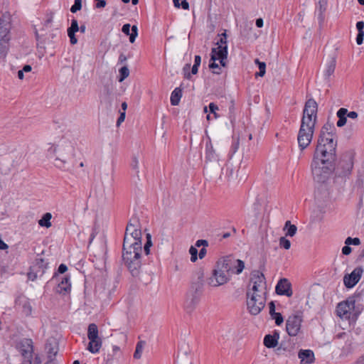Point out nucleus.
Listing matches in <instances>:
<instances>
[{"label": "nucleus", "mask_w": 364, "mask_h": 364, "mask_svg": "<svg viewBox=\"0 0 364 364\" xmlns=\"http://www.w3.org/2000/svg\"><path fill=\"white\" fill-rule=\"evenodd\" d=\"M337 141L333 138H318L311 164L315 181L323 183L333 169L336 159Z\"/></svg>", "instance_id": "obj_1"}, {"label": "nucleus", "mask_w": 364, "mask_h": 364, "mask_svg": "<svg viewBox=\"0 0 364 364\" xmlns=\"http://www.w3.org/2000/svg\"><path fill=\"white\" fill-rule=\"evenodd\" d=\"M267 284L264 275L259 271L252 272L247 291V306L252 315L259 314L266 303Z\"/></svg>", "instance_id": "obj_2"}, {"label": "nucleus", "mask_w": 364, "mask_h": 364, "mask_svg": "<svg viewBox=\"0 0 364 364\" xmlns=\"http://www.w3.org/2000/svg\"><path fill=\"white\" fill-rule=\"evenodd\" d=\"M318 105L314 99L308 100L304 105L300 128L297 135L298 145L301 151L311 144L317 119Z\"/></svg>", "instance_id": "obj_3"}, {"label": "nucleus", "mask_w": 364, "mask_h": 364, "mask_svg": "<svg viewBox=\"0 0 364 364\" xmlns=\"http://www.w3.org/2000/svg\"><path fill=\"white\" fill-rule=\"evenodd\" d=\"M141 224L137 217H132L126 228L123 250H135L142 247Z\"/></svg>", "instance_id": "obj_4"}, {"label": "nucleus", "mask_w": 364, "mask_h": 364, "mask_svg": "<svg viewBox=\"0 0 364 364\" xmlns=\"http://www.w3.org/2000/svg\"><path fill=\"white\" fill-rule=\"evenodd\" d=\"M48 151L58 154L54 162L55 167L63 171L68 170V161L75 156V148L70 141L63 139L57 147L52 146Z\"/></svg>", "instance_id": "obj_5"}, {"label": "nucleus", "mask_w": 364, "mask_h": 364, "mask_svg": "<svg viewBox=\"0 0 364 364\" xmlns=\"http://www.w3.org/2000/svg\"><path fill=\"white\" fill-rule=\"evenodd\" d=\"M142 247L139 250L134 248L123 250L122 259L133 277L139 275L141 269V255Z\"/></svg>", "instance_id": "obj_6"}, {"label": "nucleus", "mask_w": 364, "mask_h": 364, "mask_svg": "<svg viewBox=\"0 0 364 364\" xmlns=\"http://www.w3.org/2000/svg\"><path fill=\"white\" fill-rule=\"evenodd\" d=\"M196 276L198 279L197 287L194 291L191 290L187 294L184 303L185 310L189 314L193 311L200 301V294L198 289H200L203 285L204 273L200 269L196 272Z\"/></svg>", "instance_id": "obj_7"}, {"label": "nucleus", "mask_w": 364, "mask_h": 364, "mask_svg": "<svg viewBox=\"0 0 364 364\" xmlns=\"http://www.w3.org/2000/svg\"><path fill=\"white\" fill-rule=\"evenodd\" d=\"M218 262L221 264V268H224L225 271L228 272L231 277L233 274H240L245 268L243 261L230 255L223 257Z\"/></svg>", "instance_id": "obj_8"}, {"label": "nucleus", "mask_w": 364, "mask_h": 364, "mask_svg": "<svg viewBox=\"0 0 364 364\" xmlns=\"http://www.w3.org/2000/svg\"><path fill=\"white\" fill-rule=\"evenodd\" d=\"M231 276L225 271L224 268H221V264L217 262L215 269L213 272L212 277L208 280V284L214 287L221 286L226 284Z\"/></svg>", "instance_id": "obj_9"}, {"label": "nucleus", "mask_w": 364, "mask_h": 364, "mask_svg": "<svg viewBox=\"0 0 364 364\" xmlns=\"http://www.w3.org/2000/svg\"><path fill=\"white\" fill-rule=\"evenodd\" d=\"M355 299L353 296L348 297L346 301L340 302L336 307L337 316L342 319H350L355 315Z\"/></svg>", "instance_id": "obj_10"}, {"label": "nucleus", "mask_w": 364, "mask_h": 364, "mask_svg": "<svg viewBox=\"0 0 364 364\" xmlns=\"http://www.w3.org/2000/svg\"><path fill=\"white\" fill-rule=\"evenodd\" d=\"M303 317L301 314H293L288 317L286 321V330L290 336H297L301 327Z\"/></svg>", "instance_id": "obj_11"}, {"label": "nucleus", "mask_w": 364, "mask_h": 364, "mask_svg": "<svg viewBox=\"0 0 364 364\" xmlns=\"http://www.w3.org/2000/svg\"><path fill=\"white\" fill-rule=\"evenodd\" d=\"M363 273L361 267L355 268L350 274H347L343 277V284L347 288H353L360 281Z\"/></svg>", "instance_id": "obj_12"}, {"label": "nucleus", "mask_w": 364, "mask_h": 364, "mask_svg": "<svg viewBox=\"0 0 364 364\" xmlns=\"http://www.w3.org/2000/svg\"><path fill=\"white\" fill-rule=\"evenodd\" d=\"M228 58V46H217L212 48L211 58L212 61L219 60L223 67L226 66V60Z\"/></svg>", "instance_id": "obj_13"}, {"label": "nucleus", "mask_w": 364, "mask_h": 364, "mask_svg": "<svg viewBox=\"0 0 364 364\" xmlns=\"http://www.w3.org/2000/svg\"><path fill=\"white\" fill-rule=\"evenodd\" d=\"M275 291L279 295H284L288 297H291L293 294L291 284L286 278L281 279L278 282L275 287Z\"/></svg>", "instance_id": "obj_14"}, {"label": "nucleus", "mask_w": 364, "mask_h": 364, "mask_svg": "<svg viewBox=\"0 0 364 364\" xmlns=\"http://www.w3.org/2000/svg\"><path fill=\"white\" fill-rule=\"evenodd\" d=\"M19 350L23 358H28L33 353V341L31 339L24 338L19 343Z\"/></svg>", "instance_id": "obj_15"}, {"label": "nucleus", "mask_w": 364, "mask_h": 364, "mask_svg": "<svg viewBox=\"0 0 364 364\" xmlns=\"http://www.w3.org/2000/svg\"><path fill=\"white\" fill-rule=\"evenodd\" d=\"M298 357L301 364H311L314 362V353L311 350H300Z\"/></svg>", "instance_id": "obj_16"}, {"label": "nucleus", "mask_w": 364, "mask_h": 364, "mask_svg": "<svg viewBox=\"0 0 364 364\" xmlns=\"http://www.w3.org/2000/svg\"><path fill=\"white\" fill-rule=\"evenodd\" d=\"M318 138H333L336 139V128L332 124H326L321 130Z\"/></svg>", "instance_id": "obj_17"}, {"label": "nucleus", "mask_w": 364, "mask_h": 364, "mask_svg": "<svg viewBox=\"0 0 364 364\" xmlns=\"http://www.w3.org/2000/svg\"><path fill=\"white\" fill-rule=\"evenodd\" d=\"M122 355L121 349L117 346H112L110 352H108L107 355L105 358V360L107 364H112L114 360H117Z\"/></svg>", "instance_id": "obj_18"}, {"label": "nucleus", "mask_w": 364, "mask_h": 364, "mask_svg": "<svg viewBox=\"0 0 364 364\" xmlns=\"http://www.w3.org/2000/svg\"><path fill=\"white\" fill-rule=\"evenodd\" d=\"M205 159L209 161L218 162L219 161L218 156L215 153L210 139L205 144Z\"/></svg>", "instance_id": "obj_19"}, {"label": "nucleus", "mask_w": 364, "mask_h": 364, "mask_svg": "<svg viewBox=\"0 0 364 364\" xmlns=\"http://www.w3.org/2000/svg\"><path fill=\"white\" fill-rule=\"evenodd\" d=\"M79 31V26L77 21L73 18L71 21V25L68 28V35L70 38V41L72 45H75L77 43V40L75 38V33Z\"/></svg>", "instance_id": "obj_20"}, {"label": "nucleus", "mask_w": 364, "mask_h": 364, "mask_svg": "<svg viewBox=\"0 0 364 364\" xmlns=\"http://www.w3.org/2000/svg\"><path fill=\"white\" fill-rule=\"evenodd\" d=\"M279 335L274 332L273 335L268 334L264 338V345L268 348H272L277 346Z\"/></svg>", "instance_id": "obj_21"}, {"label": "nucleus", "mask_w": 364, "mask_h": 364, "mask_svg": "<svg viewBox=\"0 0 364 364\" xmlns=\"http://www.w3.org/2000/svg\"><path fill=\"white\" fill-rule=\"evenodd\" d=\"M10 23L8 21L4 19H0V39H8L10 40L9 31Z\"/></svg>", "instance_id": "obj_22"}, {"label": "nucleus", "mask_w": 364, "mask_h": 364, "mask_svg": "<svg viewBox=\"0 0 364 364\" xmlns=\"http://www.w3.org/2000/svg\"><path fill=\"white\" fill-rule=\"evenodd\" d=\"M89 340L87 350L92 353H98L102 344L101 338L99 337L97 338H89Z\"/></svg>", "instance_id": "obj_23"}, {"label": "nucleus", "mask_w": 364, "mask_h": 364, "mask_svg": "<svg viewBox=\"0 0 364 364\" xmlns=\"http://www.w3.org/2000/svg\"><path fill=\"white\" fill-rule=\"evenodd\" d=\"M336 65V57L334 55H332L329 58V60L326 64V68L324 72V75L326 78H328L331 75H333V73L335 71Z\"/></svg>", "instance_id": "obj_24"}, {"label": "nucleus", "mask_w": 364, "mask_h": 364, "mask_svg": "<svg viewBox=\"0 0 364 364\" xmlns=\"http://www.w3.org/2000/svg\"><path fill=\"white\" fill-rule=\"evenodd\" d=\"M347 112H348V109L346 108H343V107L340 108L337 111L336 116L338 117V120L336 122V125L338 127H342L346 124V122H347V119H346Z\"/></svg>", "instance_id": "obj_25"}, {"label": "nucleus", "mask_w": 364, "mask_h": 364, "mask_svg": "<svg viewBox=\"0 0 364 364\" xmlns=\"http://www.w3.org/2000/svg\"><path fill=\"white\" fill-rule=\"evenodd\" d=\"M181 97L182 90L180 87L175 88L171 95V104L173 106L178 105L180 102Z\"/></svg>", "instance_id": "obj_26"}, {"label": "nucleus", "mask_w": 364, "mask_h": 364, "mask_svg": "<svg viewBox=\"0 0 364 364\" xmlns=\"http://www.w3.org/2000/svg\"><path fill=\"white\" fill-rule=\"evenodd\" d=\"M70 278L67 276L62 278L61 282L58 284V291L60 293H65L70 289Z\"/></svg>", "instance_id": "obj_27"}, {"label": "nucleus", "mask_w": 364, "mask_h": 364, "mask_svg": "<svg viewBox=\"0 0 364 364\" xmlns=\"http://www.w3.org/2000/svg\"><path fill=\"white\" fill-rule=\"evenodd\" d=\"M51 218H52L51 213H46L38 220V225L41 227H46L47 228H49L52 225L51 222H50Z\"/></svg>", "instance_id": "obj_28"}, {"label": "nucleus", "mask_w": 364, "mask_h": 364, "mask_svg": "<svg viewBox=\"0 0 364 364\" xmlns=\"http://www.w3.org/2000/svg\"><path fill=\"white\" fill-rule=\"evenodd\" d=\"M284 230H287L286 236L293 237L296 235L297 228L295 225L291 224L289 220L287 221Z\"/></svg>", "instance_id": "obj_29"}, {"label": "nucleus", "mask_w": 364, "mask_h": 364, "mask_svg": "<svg viewBox=\"0 0 364 364\" xmlns=\"http://www.w3.org/2000/svg\"><path fill=\"white\" fill-rule=\"evenodd\" d=\"M87 338H97L98 336V328L96 324L90 323L88 326L87 329Z\"/></svg>", "instance_id": "obj_30"}, {"label": "nucleus", "mask_w": 364, "mask_h": 364, "mask_svg": "<svg viewBox=\"0 0 364 364\" xmlns=\"http://www.w3.org/2000/svg\"><path fill=\"white\" fill-rule=\"evenodd\" d=\"M33 266L37 269V267H39L38 270H42L43 274L45 273V270L47 269L48 267V262L44 260V259L41 257H37L35 259V262L33 264Z\"/></svg>", "instance_id": "obj_31"}, {"label": "nucleus", "mask_w": 364, "mask_h": 364, "mask_svg": "<svg viewBox=\"0 0 364 364\" xmlns=\"http://www.w3.org/2000/svg\"><path fill=\"white\" fill-rule=\"evenodd\" d=\"M43 274L42 270H38L32 265L28 272V277L30 280L34 281L38 277H41Z\"/></svg>", "instance_id": "obj_32"}, {"label": "nucleus", "mask_w": 364, "mask_h": 364, "mask_svg": "<svg viewBox=\"0 0 364 364\" xmlns=\"http://www.w3.org/2000/svg\"><path fill=\"white\" fill-rule=\"evenodd\" d=\"M22 364H41V360L38 355L33 356V353L28 358H23Z\"/></svg>", "instance_id": "obj_33"}, {"label": "nucleus", "mask_w": 364, "mask_h": 364, "mask_svg": "<svg viewBox=\"0 0 364 364\" xmlns=\"http://www.w3.org/2000/svg\"><path fill=\"white\" fill-rule=\"evenodd\" d=\"M146 343L144 341H140L136 343V349L134 353L135 359H140Z\"/></svg>", "instance_id": "obj_34"}, {"label": "nucleus", "mask_w": 364, "mask_h": 364, "mask_svg": "<svg viewBox=\"0 0 364 364\" xmlns=\"http://www.w3.org/2000/svg\"><path fill=\"white\" fill-rule=\"evenodd\" d=\"M255 64L258 65L259 73H257V76L263 77L266 73V63L264 62H260L259 59L255 60Z\"/></svg>", "instance_id": "obj_35"}, {"label": "nucleus", "mask_w": 364, "mask_h": 364, "mask_svg": "<svg viewBox=\"0 0 364 364\" xmlns=\"http://www.w3.org/2000/svg\"><path fill=\"white\" fill-rule=\"evenodd\" d=\"M8 39H0V58H4L7 52Z\"/></svg>", "instance_id": "obj_36"}, {"label": "nucleus", "mask_w": 364, "mask_h": 364, "mask_svg": "<svg viewBox=\"0 0 364 364\" xmlns=\"http://www.w3.org/2000/svg\"><path fill=\"white\" fill-rule=\"evenodd\" d=\"M220 39L219 41L216 43V45L217 46H228L227 45V34L225 32L224 33H222L221 34L218 35Z\"/></svg>", "instance_id": "obj_37"}, {"label": "nucleus", "mask_w": 364, "mask_h": 364, "mask_svg": "<svg viewBox=\"0 0 364 364\" xmlns=\"http://www.w3.org/2000/svg\"><path fill=\"white\" fill-rule=\"evenodd\" d=\"M120 78L119 82L123 81L125 78L129 76V71L127 67L124 66L119 69Z\"/></svg>", "instance_id": "obj_38"}, {"label": "nucleus", "mask_w": 364, "mask_h": 364, "mask_svg": "<svg viewBox=\"0 0 364 364\" xmlns=\"http://www.w3.org/2000/svg\"><path fill=\"white\" fill-rule=\"evenodd\" d=\"M189 254L191 255V261L195 262L198 259V250L194 246L189 248Z\"/></svg>", "instance_id": "obj_39"}, {"label": "nucleus", "mask_w": 364, "mask_h": 364, "mask_svg": "<svg viewBox=\"0 0 364 364\" xmlns=\"http://www.w3.org/2000/svg\"><path fill=\"white\" fill-rule=\"evenodd\" d=\"M345 244L347 245H359L360 244V240L358 237L352 238L348 237L346 239Z\"/></svg>", "instance_id": "obj_40"}, {"label": "nucleus", "mask_w": 364, "mask_h": 364, "mask_svg": "<svg viewBox=\"0 0 364 364\" xmlns=\"http://www.w3.org/2000/svg\"><path fill=\"white\" fill-rule=\"evenodd\" d=\"M138 35V28L136 25L132 26V33H129V41L134 43Z\"/></svg>", "instance_id": "obj_41"}, {"label": "nucleus", "mask_w": 364, "mask_h": 364, "mask_svg": "<svg viewBox=\"0 0 364 364\" xmlns=\"http://www.w3.org/2000/svg\"><path fill=\"white\" fill-rule=\"evenodd\" d=\"M82 9V0H75L74 4L70 8L72 13H76Z\"/></svg>", "instance_id": "obj_42"}, {"label": "nucleus", "mask_w": 364, "mask_h": 364, "mask_svg": "<svg viewBox=\"0 0 364 364\" xmlns=\"http://www.w3.org/2000/svg\"><path fill=\"white\" fill-rule=\"evenodd\" d=\"M147 241L144 247V251L146 255H148L150 252V247L152 245L151 240V235L150 234L146 235Z\"/></svg>", "instance_id": "obj_43"}, {"label": "nucleus", "mask_w": 364, "mask_h": 364, "mask_svg": "<svg viewBox=\"0 0 364 364\" xmlns=\"http://www.w3.org/2000/svg\"><path fill=\"white\" fill-rule=\"evenodd\" d=\"M279 245L285 250H289L291 247V242L286 237H282L279 239Z\"/></svg>", "instance_id": "obj_44"}, {"label": "nucleus", "mask_w": 364, "mask_h": 364, "mask_svg": "<svg viewBox=\"0 0 364 364\" xmlns=\"http://www.w3.org/2000/svg\"><path fill=\"white\" fill-rule=\"evenodd\" d=\"M209 67L213 70V73L215 74H220L221 68L219 67L218 64L215 63V61H213L210 63Z\"/></svg>", "instance_id": "obj_45"}, {"label": "nucleus", "mask_w": 364, "mask_h": 364, "mask_svg": "<svg viewBox=\"0 0 364 364\" xmlns=\"http://www.w3.org/2000/svg\"><path fill=\"white\" fill-rule=\"evenodd\" d=\"M271 316L273 319L275 320V323L277 326H280L284 321L283 316H282V314L280 313H276Z\"/></svg>", "instance_id": "obj_46"}, {"label": "nucleus", "mask_w": 364, "mask_h": 364, "mask_svg": "<svg viewBox=\"0 0 364 364\" xmlns=\"http://www.w3.org/2000/svg\"><path fill=\"white\" fill-rule=\"evenodd\" d=\"M190 68H191V64H189V63L186 64L184 65V67L183 68V73L184 74V77L188 80H190L191 77V74L189 73Z\"/></svg>", "instance_id": "obj_47"}, {"label": "nucleus", "mask_w": 364, "mask_h": 364, "mask_svg": "<svg viewBox=\"0 0 364 364\" xmlns=\"http://www.w3.org/2000/svg\"><path fill=\"white\" fill-rule=\"evenodd\" d=\"M209 109L211 113H213L215 115V118L218 117V114L216 113V111L218 110V107L215 103L211 102L209 104Z\"/></svg>", "instance_id": "obj_48"}, {"label": "nucleus", "mask_w": 364, "mask_h": 364, "mask_svg": "<svg viewBox=\"0 0 364 364\" xmlns=\"http://www.w3.org/2000/svg\"><path fill=\"white\" fill-rule=\"evenodd\" d=\"M196 247H200V246H203V247H205L208 245V242L205 240H198L196 241Z\"/></svg>", "instance_id": "obj_49"}, {"label": "nucleus", "mask_w": 364, "mask_h": 364, "mask_svg": "<svg viewBox=\"0 0 364 364\" xmlns=\"http://www.w3.org/2000/svg\"><path fill=\"white\" fill-rule=\"evenodd\" d=\"M132 167L133 169L136 171V173L138 175L139 173V161L136 159V158H134L132 163Z\"/></svg>", "instance_id": "obj_50"}, {"label": "nucleus", "mask_w": 364, "mask_h": 364, "mask_svg": "<svg viewBox=\"0 0 364 364\" xmlns=\"http://www.w3.org/2000/svg\"><path fill=\"white\" fill-rule=\"evenodd\" d=\"M352 251V249L350 247H349V245H346L343 248H342V253L345 255H348L350 254Z\"/></svg>", "instance_id": "obj_51"}, {"label": "nucleus", "mask_w": 364, "mask_h": 364, "mask_svg": "<svg viewBox=\"0 0 364 364\" xmlns=\"http://www.w3.org/2000/svg\"><path fill=\"white\" fill-rule=\"evenodd\" d=\"M130 24L129 23H126L124 24L123 26H122V31L126 34V35H129L130 33Z\"/></svg>", "instance_id": "obj_52"}, {"label": "nucleus", "mask_w": 364, "mask_h": 364, "mask_svg": "<svg viewBox=\"0 0 364 364\" xmlns=\"http://www.w3.org/2000/svg\"><path fill=\"white\" fill-rule=\"evenodd\" d=\"M364 33H358L356 37V43L358 45H361L363 42Z\"/></svg>", "instance_id": "obj_53"}, {"label": "nucleus", "mask_w": 364, "mask_h": 364, "mask_svg": "<svg viewBox=\"0 0 364 364\" xmlns=\"http://www.w3.org/2000/svg\"><path fill=\"white\" fill-rule=\"evenodd\" d=\"M356 28L358 29V33H364V22L363 21H358L356 23Z\"/></svg>", "instance_id": "obj_54"}, {"label": "nucleus", "mask_w": 364, "mask_h": 364, "mask_svg": "<svg viewBox=\"0 0 364 364\" xmlns=\"http://www.w3.org/2000/svg\"><path fill=\"white\" fill-rule=\"evenodd\" d=\"M346 116L350 119H356L358 116V113L355 111H351V112H349L348 111L347 112V114Z\"/></svg>", "instance_id": "obj_55"}, {"label": "nucleus", "mask_w": 364, "mask_h": 364, "mask_svg": "<svg viewBox=\"0 0 364 364\" xmlns=\"http://www.w3.org/2000/svg\"><path fill=\"white\" fill-rule=\"evenodd\" d=\"M125 119V112H121L117 121V126H119L120 124L124 121Z\"/></svg>", "instance_id": "obj_56"}, {"label": "nucleus", "mask_w": 364, "mask_h": 364, "mask_svg": "<svg viewBox=\"0 0 364 364\" xmlns=\"http://www.w3.org/2000/svg\"><path fill=\"white\" fill-rule=\"evenodd\" d=\"M107 3L105 0H100L96 4L95 6L97 9L104 8L106 6Z\"/></svg>", "instance_id": "obj_57"}, {"label": "nucleus", "mask_w": 364, "mask_h": 364, "mask_svg": "<svg viewBox=\"0 0 364 364\" xmlns=\"http://www.w3.org/2000/svg\"><path fill=\"white\" fill-rule=\"evenodd\" d=\"M207 253V250L205 247H203L199 252H198V255L200 259H203L205 257V255Z\"/></svg>", "instance_id": "obj_58"}, {"label": "nucleus", "mask_w": 364, "mask_h": 364, "mask_svg": "<svg viewBox=\"0 0 364 364\" xmlns=\"http://www.w3.org/2000/svg\"><path fill=\"white\" fill-rule=\"evenodd\" d=\"M274 314H276V312H275V305H274L273 301H271L269 303V314L271 316H272Z\"/></svg>", "instance_id": "obj_59"}, {"label": "nucleus", "mask_w": 364, "mask_h": 364, "mask_svg": "<svg viewBox=\"0 0 364 364\" xmlns=\"http://www.w3.org/2000/svg\"><path fill=\"white\" fill-rule=\"evenodd\" d=\"M68 269V267L65 264H61L59 267H58V272L60 273V274H63L65 273Z\"/></svg>", "instance_id": "obj_60"}, {"label": "nucleus", "mask_w": 364, "mask_h": 364, "mask_svg": "<svg viewBox=\"0 0 364 364\" xmlns=\"http://www.w3.org/2000/svg\"><path fill=\"white\" fill-rule=\"evenodd\" d=\"M181 5V7L184 10H188L189 9V4H188V2L186 0L182 1Z\"/></svg>", "instance_id": "obj_61"}, {"label": "nucleus", "mask_w": 364, "mask_h": 364, "mask_svg": "<svg viewBox=\"0 0 364 364\" xmlns=\"http://www.w3.org/2000/svg\"><path fill=\"white\" fill-rule=\"evenodd\" d=\"M200 63H201V57L200 55H196L195 56V59H194V64L193 65H196L198 66H200Z\"/></svg>", "instance_id": "obj_62"}, {"label": "nucleus", "mask_w": 364, "mask_h": 364, "mask_svg": "<svg viewBox=\"0 0 364 364\" xmlns=\"http://www.w3.org/2000/svg\"><path fill=\"white\" fill-rule=\"evenodd\" d=\"M9 247L8 245H6L1 238H0V250H4Z\"/></svg>", "instance_id": "obj_63"}, {"label": "nucleus", "mask_w": 364, "mask_h": 364, "mask_svg": "<svg viewBox=\"0 0 364 364\" xmlns=\"http://www.w3.org/2000/svg\"><path fill=\"white\" fill-rule=\"evenodd\" d=\"M53 15L51 14L45 21V26H48L53 21Z\"/></svg>", "instance_id": "obj_64"}]
</instances>
